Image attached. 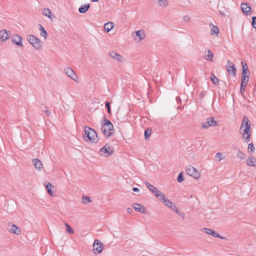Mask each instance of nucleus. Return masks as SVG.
Wrapping results in <instances>:
<instances>
[{"mask_svg": "<svg viewBox=\"0 0 256 256\" xmlns=\"http://www.w3.org/2000/svg\"><path fill=\"white\" fill-rule=\"evenodd\" d=\"M248 120L246 116L243 118V120L241 125L240 130H243V139L245 142L248 143L250 141V124H248Z\"/></svg>", "mask_w": 256, "mask_h": 256, "instance_id": "obj_1", "label": "nucleus"}, {"mask_svg": "<svg viewBox=\"0 0 256 256\" xmlns=\"http://www.w3.org/2000/svg\"><path fill=\"white\" fill-rule=\"evenodd\" d=\"M85 136H84L86 141H90L92 142H96L98 140V136L96 132L91 128L86 126L84 127Z\"/></svg>", "mask_w": 256, "mask_h": 256, "instance_id": "obj_2", "label": "nucleus"}, {"mask_svg": "<svg viewBox=\"0 0 256 256\" xmlns=\"http://www.w3.org/2000/svg\"><path fill=\"white\" fill-rule=\"evenodd\" d=\"M114 130V126L112 123L106 119L104 120V125L101 128V130L104 134L109 137L112 135V131Z\"/></svg>", "mask_w": 256, "mask_h": 256, "instance_id": "obj_3", "label": "nucleus"}, {"mask_svg": "<svg viewBox=\"0 0 256 256\" xmlns=\"http://www.w3.org/2000/svg\"><path fill=\"white\" fill-rule=\"evenodd\" d=\"M28 42L32 46L37 50H40L42 48L41 40L34 35L30 34L28 36Z\"/></svg>", "mask_w": 256, "mask_h": 256, "instance_id": "obj_4", "label": "nucleus"}, {"mask_svg": "<svg viewBox=\"0 0 256 256\" xmlns=\"http://www.w3.org/2000/svg\"><path fill=\"white\" fill-rule=\"evenodd\" d=\"M7 230L12 234L20 235L22 232L21 228L12 222H9L6 225Z\"/></svg>", "mask_w": 256, "mask_h": 256, "instance_id": "obj_5", "label": "nucleus"}, {"mask_svg": "<svg viewBox=\"0 0 256 256\" xmlns=\"http://www.w3.org/2000/svg\"><path fill=\"white\" fill-rule=\"evenodd\" d=\"M186 171L188 175L193 177L196 180L199 179L200 176V173L198 172L197 170L192 166H188L186 168Z\"/></svg>", "mask_w": 256, "mask_h": 256, "instance_id": "obj_6", "label": "nucleus"}, {"mask_svg": "<svg viewBox=\"0 0 256 256\" xmlns=\"http://www.w3.org/2000/svg\"><path fill=\"white\" fill-rule=\"evenodd\" d=\"M104 249L103 244L100 240H95L93 244V252L94 254H98L102 252Z\"/></svg>", "mask_w": 256, "mask_h": 256, "instance_id": "obj_7", "label": "nucleus"}, {"mask_svg": "<svg viewBox=\"0 0 256 256\" xmlns=\"http://www.w3.org/2000/svg\"><path fill=\"white\" fill-rule=\"evenodd\" d=\"M218 122L215 121L213 117L208 118L207 121L202 123V126L204 128H207L211 126H216Z\"/></svg>", "mask_w": 256, "mask_h": 256, "instance_id": "obj_8", "label": "nucleus"}, {"mask_svg": "<svg viewBox=\"0 0 256 256\" xmlns=\"http://www.w3.org/2000/svg\"><path fill=\"white\" fill-rule=\"evenodd\" d=\"M64 71L66 75L72 80L78 82V76L75 72L70 67H66L64 69Z\"/></svg>", "mask_w": 256, "mask_h": 256, "instance_id": "obj_9", "label": "nucleus"}, {"mask_svg": "<svg viewBox=\"0 0 256 256\" xmlns=\"http://www.w3.org/2000/svg\"><path fill=\"white\" fill-rule=\"evenodd\" d=\"M166 206H168L172 210L174 211L177 208L176 204L172 201L169 200L168 198H166L164 196V198L160 200Z\"/></svg>", "mask_w": 256, "mask_h": 256, "instance_id": "obj_10", "label": "nucleus"}, {"mask_svg": "<svg viewBox=\"0 0 256 256\" xmlns=\"http://www.w3.org/2000/svg\"><path fill=\"white\" fill-rule=\"evenodd\" d=\"M226 70L229 74H232L234 76L236 75V68L234 66V65L232 62L228 60L226 65Z\"/></svg>", "mask_w": 256, "mask_h": 256, "instance_id": "obj_11", "label": "nucleus"}, {"mask_svg": "<svg viewBox=\"0 0 256 256\" xmlns=\"http://www.w3.org/2000/svg\"><path fill=\"white\" fill-rule=\"evenodd\" d=\"M112 153V150L110 147L104 146L100 150V154L102 156H108Z\"/></svg>", "mask_w": 256, "mask_h": 256, "instance_id": "obj_12", "label": "nucleus"}, {"mask_svg": "<svg viewBox=\"0 0 256 256\" xmlns=\"http://www.w3.org/2000/svg\"><path fill=\"white\" fill-rule=\"evenodd\" d=\"M12 41L16 44L23 46L22 43V38L18 34H14L11 37Z\"/></svg>", "mask_w": 256, "mask_h": 256, "instance_id": "obj_13", "label": "nucleus"}, {"mask_svg": "<svg viewBox=\"0 0 256 256\" xmlns=\"http://www.w3.org/2000/svg\"><path fill=\"white\" fill-rule=\"evenodd\" d=\"M146 38V34L143 30H138L136 32L135 40L140 42Z\"/></svg>", "mask_w": 256, "mask_h": 256, "instance_id": "obj_14", "label": "nucleus"}, {"mask_svg": "<svg viewBox=\"0 0 256 256\" xmlns=\"http://www.w3.org/2000/svg\"><path fill=\"white\" fill-rule=\"evenodd\" d=\"M240 8L242 12L245 14H248L252 10L250 5L248 3H242Z\"/></svg>", "mask_w": 256, "mask_h": 256, "instance_id": "obj_15", "label": "nucleus"}, {"mask_svg": "<svg viewBox=\"0 0 256 256\" xmlns=\"http://www.w3.org/2000/svg\"><path fill=\"white\" fill-rule=\"evenodd\" d=\"M132 208L136 211L140 212L142 214L146 213V209L144 206L140 204H134L132 205Z\"/></svg>", "mask_w": 256, "mask_h": 256, "instance_id": "obj_16", "label": "nucleus"}, {"mask_svg": "<svg viewBox=\"0 0 256 256\" xmlns=\"http://www.w3.org/2000/svg\"><path fill=\"white\" fill-rule=\"evenodd\" d=\"M204 231L207 234L212 235L215 238H222V237L220 236L218 234H216L214 230L210 228H204L203 229Z\"/></svg>", "mask_w": 256, "mask_h": 256, "instance_id": "obj_17", "label": "nucleus"}, {"mask_svg": "<svg viewBox=\"0 0 256 256\" xmlns=\"http://www.w3.org/2000/svg\"><path fill=\"white\" fill-rule=\"evenodd\" d=\"M9 37L10 36L6 30L0 31V42L6 41Z\"/></svg>", "mask_w": 256, "mask_h": 256, "instance_id": "obj_18", "label": "nucleus"}, {"mask_svg": "<svg viewBox=\"0 0 256 256\" xmlns=\"http://www.w3.org/2000/svg\"><path fill=\"white\" fill-rule=\"evenodd\" d=\"M35 168L39 170H41L42 168V162L38 158L33 159L32 160Z\"/></svg>", "mask_w": 256, "mask_h": 256, "instance_id": "obj_19", "label": "nucleus"}, {"mask_svg": "<svg viewBox=\"0 0 256 256\" xmlns=\"http://www.w3.org/2000/svg\"><path fill=\"white\" fill-rule=\"evenodd\" d=\"M246 164L250 166H256V159L253 156H249L246 160Z\"/></svg>", "mask_w": 256, "mask_h": 256, "instance_id": "obj_20", "label": "nucleus"}, {"mask_svg": "<svg viewBox=\"0 0 256 256\" xmlns=\"http://www.w3.org/2000/svg\"><path fill=\"white\" fill-rule=\"evenodd\" d=\"M152 192L159 200L164 198V194L157 188L154 190Z\"/></svg>", "mask_w": 256, "mask_h": 256, "instance_id": "obj_21", "label": "nucleus"}, {"mask_svg": "<svg viewBox=\"0 0 256 256\" xmlns=\"http://www.w3.org/2000/svg\"><path fill=\"white\" fill-rule=\"evenodd\" d=\"M114 24L112 22H108L104 24V28L106 32H110L114 28Z\"/></svg>", "mask_w": 256, "mask_h": 256, "instance_id": "obj_22", "label": "nucleus"}, {"mask_svg": "<svg viewBox=\"0 0 256 256\" xmlns=\"http://www.w3.org/2000/svg\"><path fill=\"white\" fill-rule=\"evenodd\" d=\"M110 56L118 61H121L122 56L115 52H110L109 53Z\"/></svg>", "mask_w": 256, "mask_h": 256, "instance_id": "obj_23", "label": "nucleus"}, {"mask_svg": "<svg viewBox=\"0 0 256 256\" xmlns=\"http://www.w3.org/2000/svg\"><path fill=\"white\" fill-rule=\"evenodd\" d=\"M210 34L212 35H215L217 36L218 34V28L216 26H214L212 24H210Z\"/></svg>", "mask_w": 256, "mask_h": 256, "instance_id": "obj_24", "label": "nucleus"}, {"mask_svg": "<svg viewBox=\"0 0 256 256\" xmlns=\"http://www.w3.org/2000/svg\"><path fill=\"white\" fill-rule=\"evenodd\" d=\"M90 4L82 5L79 8L78 11L80 13L84 14L90 8Z\"/></svg>", "mask_w": 256, "mask_h": 256, "instance_id": "obj_25", "label": "nucleus"}, {"mask_svg": "<svg viewBox=\"0 0 256 256\" xmlns=\"http://www.w3.org/2000/svg\"><path fill=\"white\" fill-rule=\"evenodd\" d=\"M42 14L48 18L52 19V13L48 8H44L42 10Z\"/></svg>", "mask_w": 256, "mask_h": 256, "instance_id": "obj_26", "label": "nucleus"}, {"mask_svg": "<svg viewBox=\"0 0 256 256\" xmlns=\"http://www.w3.org/2000/svg\"><path fill=\"white\" fill-rule=\"evenodd\" d=\"M52 186L50 182H46L45 188L47 190L48 192V194L50 196H52V194H53L52 192Z\"/></svg>", "mask_w": 256, "mask_h": 256, "instance_id": "obj_27", "label": "nucleus"}, {"mask_svg": "<svg viewBox=\"0 0 256 256\" xmlns=\"http://www.w3.org/2000/svg\"><path fill=\"white\" fill-rule=\"evenodd\" d=\"M242 76H246V74L248 72V66L246 62H242Z\"/></svg>", "mask_w": 256, "mask_h": 256, "instance_id": "obj_28", "label": "nucleus"}, {"mask_svg": "<svg viewBox=\"0 0 256 256\" xmlns=\"http://www.w3.org/2000/svg\"><path fill=\"white\" fill-rule=\"evenodd\" d=\"M40 36L44 37L46 39L48 37V33L42 26L40 25Z\"/></svg>", "mask_w": 256, "mask_h": 256, "instance_id": "obj_29", "label": "nucleus"}, {"mask_svg": "<svg viewBox=\"0 0 256 256\" xmlns=\"http://www.w3.org/2000/svg\"><path fill=\"white\" fill-rule=\"evenodd\" d=\"M248 81H249L248 76H242L241 84H242L246 86Z\"/></svg>", "mask_w": 256, "mask_h": 256, "instance_id": "obj_30", "label": "nucleus"}, {"mask_svg": "<svg viewBox=\"0 0 256 256\" xmlns=\"http://www.w3.org/2000/svg\"><path fill=\"white\" fill-rule=\"evenodd\" d=\"M208 54L206 55V56H205V58L207 60H209V61L211 62L212 60V57H213L214 54L210 50H208Z\"/></svg>", "mask_w": 256, "mask_h": 256, "instance_id": "obj_31", "label": "nucleus"}, {"mask_svg": "<svg viewBox=\"0 0 256 256\" xmlns=\"http://www.w3.org/2000/svg\"><path fill=\"white\" fill-rule=\"evenodd\" d=\"M210 79L214 84H218L219 83V80L213 74H211Z\"/></svg>", "mask_w": 256, "mask_h": 256, "instance_id": "obj_32", "label": "nucleus"}, {"mask_svg": "<svg viewBox=\"0 0 256 256\" xmlns=\"http://www.w3.org/2000/svg\"><path fill=\"white\" fill-rule=\"evenodd\" d=\"M64 224L66 226V232L69 234H73L74 233V230L70 227V226L69 224H68L67 223H65Z\"/></svg>", "mask_w": 256, "mask_h": 256, "instance_id": "obj_33", "label": "nucleus"}, {"mask_svg": "<svg viewBox=\"0 0 256 256\" xmlns=\"http://www.w3.org/2000/svg\"><path fill=\"white\" fill-rule=\"evenodd\" d=\"M158 4L161 6H166L168 4V0H159Z\"/></svg>", "mask_w": 256, "mask_h": 256, "instance_id": "obj_34", "label": "nucleus"}, {"mask_svg": "<svg viewBox=\"0 0 256 256\" xmlns=\"http://www.w3.org/2000/svg\"><path fill=\"white\" fill-rule=\"evenodd\" d=\"M145 184L149 189V190L152 192L154 190H156V188L153 185L150 184L149 182H146Z\"/></svg>", "mask_w": 256, "mask_h": 256, "instance_id": "obj_35", "label": "nucleus"}, {"mask_svg": "<svg viewBox=\"0 0 256 256\" xmlns=\"http://www.w3.org/2000/svg\"><path fill=\"white\" fill-rule=\"evenodd\" d=\"M176 214H178V216L181 217L182 219L184 218L185 214L184 213L182 212H180V210L178 208H176L174 210Z\"/></svg>", "mask_w": 256, "mask_h": 256, "instance_id": "obj_36", "label": "nucleus"}, {"mask_svg": "<svg viewBox=\"0 0 256 256\" xmlns=\"http://www.w3.org/2000/svg\"><path fill=\"white\" fill-rule=\"evenodd\" d=\"M92 200H90V197L86 196H83L82 198V202L85 204H87L90 202Z\"/></svg>", "mask_w": 256, "mask_h": 256, "instance_id": "obj_37", "label": "nucleus"}, {"mask_svg": "<svg viewBox=\"0 0 256 256\" xmlns=\"http://www.w3.org/2000/svg\"><path fill=\"white\" fill-rule=\"evenodd\" d=\"M152 134L151 130H147L144 132V137L146 140L150 138V135Z\"/></svg>", "mask_w": 256, "mask_h": 256, "instance_id": "obj_38", "label": "nucleus"}, {"mask_svg": "<svg viewBox=\"0 0 256 256\" xmlns=\"http://www.w3.org/2000/svg\"><path fill=\"white\" fill-rule=\"evenodd\" d=\"M254 150V146L252 143H250L248 145V151L252 152Z\"/></svg>", "mask_w": 256, "mask_h": 256, "instance_id": "obj_39", "label": "nucleus"}, {"mask_svg": "<svg viewBox=\"0 0 256 256\" xmlns=\"http://www.w3.org/2000/svg\"><path fill=\"white\" fill-rule=\"evenodd\" d=\"M177 180L179 182H183L184 180V178L183 176H182V173H180L178 174V177L177 178Z\"/></svg>", "mask_w": 256, "mask_h": 256, "instance_id": "obj_40", "label": "nucleus"}, {"mask_svg": "<svg viewBox=\"0 0 256 256\" xmlns=\"http://www.w3.org/2000/svg\"><path fill=\"white\" fill-rule=\"evenodd\" d=\"M252 26L254 28H256V16L252 18Z\"/></svg>", "mask_w": 256, "mask_h": 256, "instance_id": "obj_41", "label": "nucleus"}, {"mask_svg": "<svg viewBox=\"0 0 256 256\" xmlns=\"http://www.w3.org/2000/svg\"><path fill=\"white\" fill-rule=\"evenodd\" d=\"M106 107L108 109V112L110 114H111V109L110 107V104L109 102H106Z\"/></svg>", "mask_w": 256, "mask_h": 256, "instance_id": "obj_42", "label": "nucleus"}, {"mask_svg": "<svg viewBox=\"0 0 256 256\" xmlns=\"http://www.w3.org/2000/svg\"><path fill=\"white\" fill-rule=\"evenodd\" d=\"M237 156L238 158H241L242 159L244 158V154L240 151H239L237 154Z\"/></svg>", "mask_w": 256, "mask_h": 256, "instance_id": "obj_43", "label": "nucleus"}, {"mask_svg": "<svg viewBox=\"0 0 256 256\" xmlns=\"http://www.w3.org/2000/svg\"><path fill=\"white\" fill-rule=\"evenodd\" d=\"M246 86L242 84H241V85H240V92L242 94L244 93V90H245V88H246Z\"/></svg>", "mask_w": 256, "mask_h": 256, "instance_id": "obj_44", "label": "nucleus"}, {"mask_svg": "<svg viewBox=\"0 0 256 256\" xmlns=\"http://www.w3.org/2000/svg\"><path fill=\"white\" fill-rule=\"evenodd\" d=\"M216 157L219 159V161L221 160L222 159V155L220 152H218L216 154Z\"/></svg>", "mask_w": 256, "mask_h": 256, "instance_id": "obj_45", "label": "nucleus"}, {"mask_svg": "<svg viewBox=\"0 0 256 256\" xmlns=\"http://www.w3.org/2000/svg\"><path fill=\"white\" fill-rule=\"evenodd\" d=\"M184 20L186 22H189L190 20V18L188 16H184Z\"/></svg>", "mask_w": 256, "mask_h": 256, "instance_id": "obj_46", "label": "nucleus"}, {"mask_svg": "<svg viewBox=\"0 0 256 256\" xmlns=\"http://www.w3.org/2000/svg\"><path fill=\"white\" fill-rule=\"evenodd\" d=\"M45 112L46 114V115L48 116H49L50 115V114H51L50 112V110H45Z\"/></svg>", "mask_w": 256, "mask_h": 256, "instance_id": "obj_47", "label": "nucleus"}, {"mask_svg": "<svg viewBox=\"0 0 256 256\" xmlns=\"http://www.w3.org/2000/svg\"><path fill=\"white\" fill-rule=\"evenodd\" d=\"M132 212H133L132 209V208H128L127 209V212H128V214H132Z\"/></svg>", "mask_w": 256, "mask_h": 256, "instance_id": "obj_48", "label": "nucleus"}, {"mask_svg": "<svg viewBox=\"0 0 256 256\" xmlns=\"http://www.w3.org/2000/svg\"><path fill=\"white\" fill-rule=\"evenodd\" d=\"M132 190L135 192H138L139 191V189L137 188H134Z\"/></svg>", "mask_w": 256, "mask_h": 256, "instance_id": "obj_49", "label": "nucleus"}, {"mask_svg": "<svg viewBox=\"0 0 256 256\" xmlns=\"http://www.w3.org/2000/svg\"><path fill=\"white\" fill-rule=\"evenodd\" d=\"M98 0H92L93 2H98Z\"/></svg>", "mask_w": 256, "mask_h": 256, "instance_id": "obj_50", "label": "nucleus"}]
</instances>
